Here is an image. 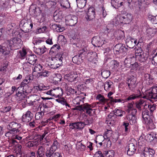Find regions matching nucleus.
Segmentation results:
<instances>
[{
    "label": "nucleus",
    "instance_id": "nucleus-1",
    "mask_svg": "<svg viewBox=\"0 0 157 157\" xmlns=\"http://www.w3.org/2000/svg\"><path fill=\"white\" fill-rule=\"evenodd\" d=\"M32 81V79L31 78V76L30 75L26 76L25 78L21 82V86L18 87L16 90L17 92L16 95L18 97L20 98V100L25 98L26 94L29 92L28 90H25V88L28 87V84Z\"/></svg>",
    "mask_w": 157,
    "mask_h": 157
},
{
    "label": "nucleus",
    "instance_id": "nucleus-2",
    "mask_svg": "<svg viewBox=\"0 0 157 157\" xmlns=\"http://www.w3.org/2000/svg\"><path fill=\"white\" fill-rule=\"evenodd\" d=\"M22 42L20 38L14 37L10 40H6L3 44L6 45L8 49L9 50H13L20 47L22 45Z\"/></svg>",
    "mask_w": 157,
    "mask_h": 157
},
{
    "label": "nucleus",
    "instance_id": "nucleus-3",
    "mask_svg": "<svg viewBox=\"0 0 157 157\" xmlns=\"http://www.w3.org/2000/svg\"><path fill=\"white\" fill-rule=\"evenodd\" d=\"M77 108H78V109L85 112L90 116H92L95 113V109H93L94 106L92 104L90 105L88 103L81 104L80 105L77 106Z\"/></svg>",
    "mask_w": 157,
    "mask_h": 157
},
{
    "label": "nucleus",
    "instance_id": "nucleus-4",
    "mask_svg": "<svg viewBox=\"0 0 157 157\" xmlns=\"http://www.w3.org/2000/svg\"><path fill=\"white\" fill-rule=\"evenodd\" d=\"M113 51L116 54L124 55L129 53L130 49L126 47L124 44L121 43L116 44L113 48Z\"/></svg>",
    "mask_w": 157,
    "mask_h": 157
},
{
    "label": "nucleus",
    "instance_id": "nucleus-5",
    "mask_svg": "<svg viewBox=\"0 0 157 157\" xmlns=\"http://www.w3.org/2000/svg\"><path fill=\"white\" fill-rule=\"evenodd\" d=\"M145 94V96L143 97L144 98L157 100V85L151 87L149 90L146 91Z\"/></svg>",
    "mask_w": 157,
    "mask_h": 157
},
{
    "label": "nucleus",
    "instance_id": "nucleus-6",
    "mask_svg": "<svg viewBox=\"0 0 157 157\" xmlns=\"http://www.w3.org/2000/svg\"><path fill=\"white\" fill-rule=\"evenodd\" d=\"M46 8V5L43 4H39L38 7H35V9H32L30 8L29 11L34 16L37 17L39 16L42 12V11L45 10Z\"/></svg>",
    "mask_w": 157,
    "mask_h": 157
},
{
    "label": "nucleus",
    "instance_id": "nucleus-7",
    "mask_svg": "<svg viewBox=\"0 0 157 157\" xmlns=\"http://www.w3.org/2000/svg\"><path fill=\"white\" fill-rule=\"evenodd\" d=\"M21 126V124L20 123L13 121L10 123L8 124V128L10 133L17 134L19 133H21L20 128Z\"/></svg>",
    "mask_w": 157,
    "mask_h": 157
},
{
    "label": "nucleus",
    "instance_id": "nucleus-8",
    "mask_svg": "<svg viewBox=\"0 0 157 157\" xmlns=\"http://www.w3.org/2000/svg\"><path fill=\"white\" fill-rule=\"evenodd\" d=\"M136 78L133 76L128 78L126 81V83L127 84L129 90H133L136 87L137 84L136 83Z\"/></svg>",
    "mask_w": 157,
    "mask_h": 157
},
{
    "label": "nucleus",
    "instance_id": "nucleus-9",
    "mask_svg": "<svg viewBox=\"0 0 157 157\" xmlns=\"http://www.w3.org/2000/svg\"><path fill=\"white\" fill-rule=\"evenodd\" d=\"M132 19V15L130 13H127L122 15L120 17V22L124 24L130 23Z\"/></svg>",
    "mask_w": 157,
    "mask_h": 157
},
{
    "label": "nucleus",
    "instance_id": "nucleus-10",
    "mask_svg": "<svg viewBox=\"0 0 157 157\" xmlns=\"http://www.w3.org/2000/svg\"><path fill=\"white\" fill-rule=\"evenodd\" d=\"M91 42L93 45L95 47H100L103 44L106 43V41L101 39L98 36L94 37L92 39Z\"/></svg>",
    "mask_w": 157,
    "mask_h": 157
},
{
    "label": "nucleus",
    "instance_id": "nucleus-11",
    "mask_svg": "<svg viewBox=\"0 0 157 157\" xmlns=\"http://www.w3.org/2000/svg\"><path fill=\"white\" fill-rule=\"evenodd\" d=\"M117 116L114 113L111 112L106 118L105 123L113 126L116 121Z\"/></svg>",
    "mask_w": 157,
    "mask_h": 157
},
{
    "label": "nucleus",
    "instance_id": "nucleus-12",
    "mask_svg": "<svg viewBox=\"0 0 157 157\" xmlns=\"http://www.w3.org/2000/svg\"><path fill=\"white\" fill-rule=\"evenodd\" d=\"M114 153L113 151H105L103 155L101 151H98L95 154L94 157H113Z\"/></svg>",
    "mask_w": 157,
    "mask_h": 157
},
{
    "label": "nucleus",
    "instance_id": "nucleus-13",
    "mask_svg": "<svg viewBox=\"0 0 157 157\" xmlns=\"http://www.w3.org/2000/svg\"><path fill=\"white\" fill-rule=\"evenodd\" d=\"M70 129L82 130L84 127V124L82 121L71 123L69 125Z\"/></svg>",
    "mask_w": 157,
    "mask_h": 157
},
{
    "label": "nucleus",
    "instance_id": "nucleus-14",
    "mask_svg": "<svg viewBox=\"0 0 157 157\" xmlns=\"http://www.w3.org/2000/svg\"><path fill=\"white\" fill-rule=\"evenodd\" d=\"M95 17V13L94 9L93 7H90L88 9L86 16V18L88 21H90L94 19Z\"/></svg>",
    "mask_w": 157,
    "mask_h": 157
},
{
    "label": "nucleus",
    "instance_id": "nucleus-15",
    "mask_svg": "<svg viewBox=\"0 0 157 157\" xmlns=\"http://www.w3.org/2000/svg\"><path fill=\"white\" fill-rule=\"evenodd\" d=\"M125 149L127 150V154L129 155H132L136 151V147L134 144L130 142L128 145L126 147Z\"/></svg>",
    "mask_w": 157,
    "mask_h": 157
},
{
    "label": "nucleus",
    "instance_id": "nucleus-16",
    "mask_svg": "<svg viewBox=\"0 0 157 157\" xmlns=\"http://www.w3.org/2000/svg\"><path fill=\"white\" fill-rule=\"evenodd\" d=\"M33 114L30 111L28 110L22 117V121L23 122H28L33 118Z\"/></svg>",
    "mask_w": 157,
    "mask_h": 157
},
{
    "label": "nucleus",
    "instance_id": "nucleus-17",
    "mask_svg": "<svg viewBox=\"0 0 157 157\" xmlns=\"http://www.w3.org/2000/svg\"><path fill=\"white\" fill-rule=\"evenodd\" d=\"M155 153L154 150L151 148H147L144 150V151L141 155V157H153Z\"/></svg>",
    "mask_w": 157,
    "mask_h": 157
},
{
    "label": "nucleus",
    "instance_id": "nucleus-18",
    "mask_svg": "<svg viewBox=\"0 0 157 157\" xmlns=\"http://www.w3.org/2000/svg\"><path fill=\"white\" fill-rule=\"evenodd\" d=\"M64 58L63 54H61L60 56H57L52 59L55 62L58 68L60 66L62 63V60Z\"/></svg>",
    "mask_w": 157,
    "mask_h": 157
},
{
    "label": "nucleus",
    "instance_id": "nucleus-19",
    "mask_svg": "<svg viewBox=\"0 0 157 157\" xmlns=\"http://www.w3.org/2000/svg\"><path fill=\"white\" fill-rule=\"evenodd\" d=\"M77 17L75 16L70 15L68 16V23L70 26L74 25L77 22Z\"/></svg>",
    "mask_w": 157,
    "mask_h": 157
},
{
    "label": "nucleus",
    "instance_id": "nucleus-20",
    "mask_svg": "<svg viewBox=\"0 0 157 157\" xmlns=\"http://www.w3.org/2000/svg\"><path fill=\"white\" fill-rule=\"evenodd\" d=\"M135 39L131 37L127 38L126 40V44L127 47L130 49L132 48L135 46Z\"/></svg>",
    "mask_w": 157,
    "mask_h": 157
},
{
    "label": "nucleus",
    "instance_id": "nucleus-21",
    "mask_svg": "<svg viewBox=\"0 0 157 157\" xmlns=\"http://www.w3.org/2000/svg\"><path fill=\"white\" fill-rule=\"evenodd\" d=\"M28 62L30 64L34 65L37 61V58L36 56L34 54L30 55L27 57Z\"/></svg>",
    "mask_w": 157,
    "mask_h": 157
},
{
    "label": "nucleus",
    "instance_id": "nucleus-22",
    "mask_svg": "<svg viewBox=\"0 0 157 157\" xmlns=\"http://www.w3.org/2000/svg\"><path fill=\"white\" fill-rule=\"evenodd\" d=\"M147 104L145 101L142 99H140L135 103L136 107L140 111H141L142 110V106H143L144 108H145V106H147Z\"/></svg>",
    "mask_w": 157,
    "mask_h": 157
},
{
    "label": "nucleus",
    "instance_id": "nucleus-23",
    "mask_svg": "<svg viewBox=\"0 0 157 157\" xmlns=\"http://www.w3.org/2000/svg\"><path fill=\"white\" fill-rule=\"evenodd\" d=\"M32 100V103L31 104L32 105H37L38 103H40V97L36 95H32V98H31Z\"/></svg>",
    "mask_w": 157,
    "mask_h": 157
},
{
    "label": "nucleus",
    "instance_id": "nucleus-24",
    "mask_svg": "<svg viewBox=\"0 0 157 157\" xmlns=\"http://www.w3.org/2000/svg\"><path fill=\"white\" fill-rule=\"evenodd\" d=\"M10 51L8 49L6 46H2L0 48V54H1L3 56H6L9 54Z\"/></svg>",
    "mask_w": 157,
    "mask_h": 157
},
{
    "label": "nucleus",
    "instance_id": "nucleus-25",
    "mask_svg": "<svg viewBox=\"0 0 157 157\" xmlns=\"http://www.w3.org/2000/svg\"><path fill=\"white\" fill-rule=\"evenodd\" d=\"M68 77V80L71 82H75L78 81V79L79 77L77 74H73L69 75H67Z\"/></svg>",
    "mask_w": 157,
    "mask_h": 157
},
{
    "label": "nucleus",
    "instance_id": "nucleus-26",
    "mask_svg": "<svg viewBox=\"0 0 157 157\" xmlns=\"http://www.w3.org/2000/svg\"><path fill=\"white\" fill-rule=\"evenodd\" d=\"M139 93L136 94H133L129 96L125 100V102L127 101L134 100L137 98H140L141 96V92L139 91Z\"/></svg>",
    "mask_w": 157,
    "mask_h": 157
},
{
    "label": "nucleus",
    "instance_id": "nucleus-27",
    "mask_svg": "<svg viewBox=\"0 0 157 157\" xmlns=\"http://www.w3.org/2000/svg\"><path fill=\"white\" fill-rule=\"evenodd\" d=\"M60 48V47L59 44H55L51 48L49 53L50 54H52L53 53H56Z\"/></svg>",
    "mask_w": 157,
    "mask_h": 157
},
{
    "label": "nucleus",
    "instance_id": "nucleus-28",
    "mask_svg": "<svg viewBox=\"0 0 157 157\" xmlns=\"http://www.w3.org/2000/svg\"><path fill=\"white\" fill-rule=\"evenodd\" d=\"M52 28L54 31L58 32H63L65 29L64 27H61L60 25H57L56 24L52 25Z\"/></svg>",
    "mask_w": 157,
    "mask_h": 157
},
{
    "label": "nucleus",
    "instance_id": "nucleus-29",
    "mask_svg": "<svg viewBox=\"0 0 157 157\" xmlns=\"http://www.w3.org/2000/svg\"><path fill=\"white\" fill-rule=\"evenodd\" d=\"M126 117L128 120L129 123L131 125L134 124L136 122V118L135 116L127 115Z\"/></svg>",
    "mask_w": 157,
    "mask_h": 157
},
{
    "label": "nucleus",
    "instance_id": "nucleus-30",
    "mask_svg": "<svg viewBox=\"0 0 157 157\" xmlns=\"http://www.w3.org/2000/svg\"><path fill=\"white\" fill-rule=\"evenodd\" d=\"M144 78L145 80L147 81L148 84H150L153 82V78L149 74H145L144 75Z\"/></svg>",
    "mask_w": 157,
    "mask_h": 157
},
{
    "label": "nucleus",
    "instance_id": "nucleus-31",
    "mask_svg": "<svg viewBox=\"0 0 157 157\" xmlns=\"http://www.w3.org/2000/svg\"><path fill=\"white\" fill-rule=\"evenodd\" d=\"M136 58L140 62H144L147 59L146 54L144 52L136 56Z\"/></svg>",
    "mask_w": 157,
    "mask_h": 157
},
{
    "label": "nucleus",
    "instance_id": "nucleus-32",
    "mask_svg": "<svg viewBox=\"0 0 157 157\" xmlns=\"http://www.w3.org/2000/svg\"><path fill=\"white\" fill-rule=\"evenodd\" d=\"M49 106L48 105L47 103L45 104L43 103L42 104V105L40 108V111L44 113L48 112L49 110Z\"/></svg>",
    "mask_w": 157,
    "mask_h": 157
},
{
    "label": "nucleus",
    "instance_id": "nucleus-33",
    "mask_svg": "<svg viewBox=\"0 0 157 157\" xmlns=\"http://www.w3.org/2000/svg\"><path fill=\"white\" fill-rule=\"evenodd\" d=\"M112 112L113 113H114L115 114L117 117L118 116L121 117L123 115L125 114V111L121 110L120 109H116L113 111Z\"/></svg>",
    "mask_w": 157,
    "mask_h": 157
},
{
    "label": "nucleus",
    "instance_id": "nucleus-34",
    "mask_svg": "<svg viewBox=\"0 0 157 157\" xmlns=\"http://www.w3.org/2000/svg\"><path fill=\"white\" fill-rule=\"evenodd\" d=\"M49 75V72L47 70H44L43 69L41 72H38L37 75L38 77H48Z\"/></svg>",
    "mask_w": 157,
    "mask_h": 157
},
{
    "label": "nucleus",
    "instance_id": "nucleus-35",
    "mask_svg": "<svg viewBox=\"0 0 157 157\" xmlns=\"http://www.w3.org/2000/svg\"><path fill=\"white\" fill-rule=\"evenodd\" d=\"M56 101L57 102L61 103L63 105H65L66 107L67 106L69 108H70V106L66 101V100L63 98H62L56 99Z\"/></svg>",
    "mask_w": 157,
    "mask_h": 157
},
{
    "label": "nucleus",
    "instance_id": "nucleus-36",
    "mask_svg": "<svg viewBox=\"0 0 157 157\" xmlns=\"http://www.w3.org/2000/svg\"><path fill=\"white\" fill-rule=\"evenodd\" d=\"M72 61L75 63L79 64L82 61L80 55H76L72 58Z\"/></svg>",
    "mask_w": 157,
    "mask_h": 157
},
{
    "label": "nucleus",
    "instance_id": "nucleus-37",
    "mask_svg": "<svg viewBox=\"0 0 157 157\" xmlns=\"http://www.w3.org/2000/svg\"><path fill=\"white\" fill-rule=\"evenodd\" d=\"M34 88L37 90V91H41L43 90H46L48 89V87H46L43 84H40L38 86H35Z\"/></svg>",
    "mask_w": 157,
    "mask_h": 157
},
{
    "label": "nucleus",
    "instance_id": "nucleus-38",
    "mask_svg": "<svg viewBox=\"0 0 157 157\" xmlns=\"http://www.w3.org/2000/svg\"><path fill=\"white\" fill-rule=\"evenodd\" d=\"M82 100V98L81 97L78 96L74 99L72 101L75 104L80 105L81 104V102H82V104L83 103V102Z\"/></svg>",
    "mask_w": 157,
    "mask_h": 157
},
{
    "label": "nucleus",
    "instance_id": "nucleus-39",
    "mask_svg": "<svg viewBox=\"0 0 157 157\" xmlns=\"http://www.w3.org/2000/svg\"><path fill=\"white\" fill-rule=\"evenodd\" d=\"M101 71V75L104 78H107L110 75V72L108 70L102 69Z\"/></svg>",
    "mask_w": 157,
    "mask_h": 157
},
{
    "label": "nucleus",
    "instance_id": "nucleus-40",
    "mask_svg": "<svg viewBox=\"0 0 157 157\" xmlns=\"http://www.w3.org/2000/svg\"><path fill=\"white\" fill-rule=\"evenodd\" d=\"M113 84V82L110 80L104 83L105 90H109V88H111Z\"/></svg>",
    "mask_w": 157,
    "mask_h": 157
},
{
    "label": "nucleus",
    "instance_id": "nucleus-41",
    "mask_svg": "<svg viewBox=\"0 0 157 157\" xmlns=\"http://www.w3.org/2000/svg\"><path fill=\"white\" fill-rule=\"evenodd\" d=\"M53 90L54 91V93H56V94H55L53 93V96H56L59 97L60 95H61L63 94L62 90L61 88L57 87L54 89Z\"/></svg>",
    "mask_w": 157,
    "mask_h": 157
},
{
    "label": "nucleus",
    "instance_id": "nucleus-42",
    "mask_svg": "<svg viewBox=\"0 0 157 157\" xmlns=\"http://www.w3.org/2000/svg\"><path fill=\"white\" fill-rule=\"evenodd\" d=\"M110 68L112 69H116L118 67L119 63L117 61L113 60L111 61L110 63Z\"/></svg>",
    "mask_w": 157,
    "mask_h": 157
},
{
    "label": "nucleus",
    "instance_id": "nucleus-43",
    "mask_svg": "<svg viewBox=\"0 0 157 157\" xmlns=\"http://www.w3.org/2000/svg\"><path fill=\"white\" fill-rule=\"evenodd\" d=\"M37 157H44V149L42 146L40 147L37 151Z\"/></svg>",
    "mask_w": 157,
    "mask_h": 157
},
{
    "label": "nucleus",
    "instance_id": "nucleus-44",
    "mask_svg": "<svg viewBox=\"0 0 157 157\" xmlns=\"http://www.w3.org/2000/svg\"><path fill=\"white\" fill-rule=\"evenodd\" d=\"M38 143V141L33 140L27 142L26 144V146L27 147H30L37 145Z\"/></svg>",
    "mask_w": 157,
    "mask_h": 157
},
{
    "label": "nucleus",
    "instance_id": "nucleus-45",
    "mask_svg": "<svg viewBox=\"0 0 157 157\" xmlns=\"http://www.w3.org/2000/svg\"><path fill=\"white\" fill-rule=\"evenodd\" d=\"M86 3L85 0H78L77 2V6L79 8H83L85 6Z\"/></svg>",
    "mask_w": 157,
    "mask_h": 157
},
{
    "label": "nucleus",
    "instance_id": "nucleus-46",
    "mask_svg": "<svg viewBox=\"0 0 157 157\" xmlns=\"http://www.w3.org/2000/svg\"><path fill=\"white\" fill-rule=\"evenodd\" d=\"M124 63L126 67L129 68L131 67L132 63L131 62V59L130 58H125L124 61Z\"/></svg>",
    "mask_w": 157,
    "mask_h": 157
},
{
    "label": "nucleus",
    "instance_id": "nucleus-47",
    "mask_svg": "<svg viewBox=\"0 0 157 157\" xmlns=\"http://www.w3.org/2000/svg\"><path fill=\"white\" fill-rule=\"evenodd\" d=\"M54 151H55L51 148H49L47 149L45 152L46 156L47 157H52Z\"/></svg>",
    "mask_w": 157,
    "mask_h": 157
},
{
    "label": "nucleus",
    "instance_id": "nucleus-48",
    "mask_svg": "<svg viewBox=\"0 0 157 157\" xmlns=\"http://www.w3.org/2000/svg\"><path fill=\"white\" fill-rule=\"evenodd\" d=\"M43 69V67L41 65L39 64H37L36 65V66L33 69V72H37L40 71L41 72Z\"/></svg>",
    "mask_w": 157,
    "mask_h": 157
},
{
    "label": "nucleus",
    "instance_id": "nucleus-49",
    "mask_svg": "<svg viewBox=\"0 0 157 157\" xmlns=\"http://www.w3.org/2000/svg\"><path fill=\"white\" fill-rule=\"evenodd\" d=\"M149 20L151 21L153 24L157 23V16L155 17L151 15H149L148 16Z\"/></svg>",
    "mask_w": 157,
    "mask_h": 157
},
{
    "label": "nucleus",
    "instance_id": "nucleus-50",
    "mask_svg": "<svg viewBox=\"0 0 157 157\" xmlns=\"http://www.w3.org/2000/svg\"><path fill=\"white\" fill-rule=\"evenodd\" d=\"M123 125L124 127L125 132L126 133H128L130 131L129 122L127 121H124Z\"/></svg>",
    "mask_w": 157,
    "mask_h": 157
},
{
    "label": "nucleus",
    "instance_id": "nucleus-51",
    "mask_svg": "<svg viewBox=\"0 0 157 157\" xmlns=\"http://www.w3.org/2000/svg\"><path fill=\"white\" fill-rule=\"evenodd\" d=\"M44 115V113L41 111L36 113L35 116L36 119L39 120L42 119Z\"/></svg>",
    "mask_w": 157,
    "mask_h": 157
},
{
    "label": "nucleus",
    "instance_id": "nucleus-52",
    "mask_svg": "<svg viewBox=\"0 0 157 157\" xmlns=\"http://www.w3.org/2000/svg\"><path fill=\"white\" fill-rule=\"evenodd\" d=\"M55 62L54 61L53 59L52 58L51 60L48 64V66L50 67L52 69H56L58 68Z\"/></svg>",
    "mask_w": 157,
    "mask_h": 157
},
{
    "label": "nucleus",
    "instance_id": "nucleus-53",
    "mask_svg": "<svg viewBox=\"0 0 157 157\" xmlns=\"http://www.w3.org/2000/svg\"><path fill=\"white\" fill-rule=\"evenodd\" d=\"M20 133V134H18L16 135L15 136V137L14 138L15 139H16L18 140H20V142L22 144H23L24 143V141H23V140L20 141L22 139L23 136H22L23 134H21V132L19 133Z\"/></svg>",
    "mask_w": 157,
    "mask_h": 157
},
{
    "label": "nucleus",
    "instance_id": "nucleus-54",
    "mask_svg": "<svg viewBox=\"0 0 157 157\" xmlns=\"http://www.w3.org/2000/svg\"><path fill=\"white\" fill-rule=\"evenodd\" d=\"M27 94H26L27 95ZM19 98V100H20V98ZM32 98V95L30 96L29 97H27L26 96H26L25 98H24L23 99H22L21 100H24V98H26V102L27 103L29 104L30 105H31V103H32V100L31 99V98Z\"/></svg>",
    "mask_w": 157,
    "mask_h": 157
},
{
    "label": "nucleus",
    "instance_id": "nucleus-55",
    "mask_svg": "<svg viewBox=\"0 0 157 157\" xmlns=\"http://www.w3.org/2000/svg\"><path fill=\"white\" fill-rule=\"evenodd\" d=\"M111 102L117 103V102H121L124 103L125 102V100L123 99L118 98V99H113L110 100Z\"/></svg>",
    "mask_w": 157,
    "mask_h": 157
},
{
    "label": "nucleus",
    "instance_id": "nucleus-56",
    "mask_svg": "<svg viewBox=\"0 0 157 157\" xmlns=\"http://www.w3.org/2000/svg\"><path fill=\"white\" fill-rule=\"evenodd\" d=\"M58 146V143L56 140L54 141L53 143L50 148L52 149V150H53L55 151L57 149Z\"/></svg>",
    "mask_w": 157,
    "mask_h": 157
},
{
    "label": "nucleus",
    "instance_id": "nucleus-57",
    "mask_svg": "<svg viewBox=\"0 0 157 157\" xmlns=\"http://www.w3.org/2000/svg\"><path fill=\"white\" fill-rule=\"evenodd\" d=\"M33 43L35 44H45L44 41L41 40H39L38 39H34L33 40Z\"/></svg>",
    "mask_w": 157,
    "mask_h": 157
},
{
    "label": "nucleus",
    "instance_id": "nucleus-58",
    "mask_svg": "<svg viewBox=\"0 0 157 157\" xmlns=\"http://www.w3.org/2000/svg\"><path fill=\"white\" fill-rule=\"evenodd\" d=\"M89 53V52L88 51L87 49L86 48H83L79 51V52L78 54L79 55H80V56L82 54H83L84 55H86V54H88Z\"/></svg>",
    "mask_w": 157,
    "mask_h": 157
},
{
    "label": "nucleus",
    "instance_id": "nucleus-59",
    "mask_svg": "<svg viewBox=\"0 0 157 157\" xmlns=\"http://www.w3.org/2000/svg\"><path fill=\"white\" fill-rule=\"evenodd\" d=\"M59 39L60 40V41L63 44H66L67 40L63 35H60L59 36Z\"/></svg>",
    "mask_w": 157,
    "mask_h": 157
},
{
    "label": "nucleus",
    "instance_id": "nucleus-60",
    "mask_svg": "<svg viewBox=\"0 0 157 157\" xmlns=\"http://www.w3.org/2000/svg\"><path fill=\"white\" fill-rule=\"evenodd\" d=\"M152 64L154 65H157V52L153 57L151 60Z\"/></svg>",
    "mask_w": 157,
    "mask_h": 157
},
{
    "label": "nucleus",
    "instance_id": "nucleus-61",
    "mask_svg": "<svg viewBox=\"0 0 157 157\" xmlns=\"http://www.w3.org/2000/svg\"><path fill=\"white\" fill-rule=\"evenodd\" d=\"M149 140L151 141H152L154 140L155 139H157V134L154 133H151L149 135Z\"/></svg>",
    "mask_w": 157,
    "mask_h": 157
},
{
    "label": "nucleus",
    "instance_id": "nucleus-62",
    "mask_svg": "<svg viewBox=\"0 0 157 157\" xmlns=\"http://www.w3.org/2000/svg\"><path fill=\"white\" fill-rule=\"evenodd\" d=\"M135 52L136 57L138 55H139L140 54H141V53L142 54V53L144 52L141 48H136L135 50Z\"/></svg>",
    "mask_w": 157,
    "mask_h": 157
},
{
    "label": "nucleus",
    "instance_id": "nucleus-63",
    "mask_svg": "<svg viewBox=\"0 0 157 157\" xmlns=\"http://www.w3.org/2000/svg\"><path fill=\"white\" fill-rule=\"evenodd\" d=\"M47 29L46 26H44L42 28H38L37 30V32L39 33H43L46 32Z\"/></svg>",
    "mask_w": 157,
    "mask_h": 157
},
{
    "label": "nucleus",
    "instance_id": "nucleus-64",
    "mask_svg": "<svg viewBox=\"0 0 157 157\" xmlns=\"http://www.w3.org/2000/svg\"><path fill=\"white\" fill-rule=\"evenodd\" d=\"M149 114V112L148 110L146 109L145 108H144L142 112V117H144L145 116H148Z\"/></svg>",
    "mask_w": 157,
    "mask_h": 157
}]
</instances>
